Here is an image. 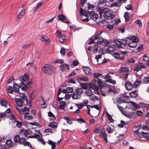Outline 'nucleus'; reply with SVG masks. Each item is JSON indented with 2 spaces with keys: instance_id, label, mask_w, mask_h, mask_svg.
I'll return each instance as SVG.
<instances>
[{
  "instance_id": "obj_31",
  "label": "nucleus",
  "mask_w": 149,
  "mask_h": 149,
  "mask_svg": "<svg viewBox=\"0 0 149 149\" xmlns=\"http://www.w3.org/2000/svg\"><path fill=\"white\" fill-rule=\"evenodd\" d=\"M137 42H132L127 43V45L130 47L134 48L136 47L137 45Z\"/></svg>"
},
{
  "instance_id": "obj_41",
  "label": "nucleus",
  "mask_w": 149,
  "mask_h": 149,
  "mask_svg": "<svg viewBox=\"0 0 149 149\" xmlns=\"http://www.w3.org/2000/svg\"><path fill=\"white\" fill-rule=\"evenodd\" d=\"M100 135L102 137L105 136V135H107V134L106 133V130L105 128L103 129L101 132L100 133Z\"/></svg>"
},
{
  "instance_id": "obj_3",
  "label": "nucleus",
  "mask_w": 149,
  "mask_h": 149,
  "mask_svg": "<svg viewBox=\"0 0 149 149\" xmlns=\"http://www.w3.org/2000/svg\"><path fill=\"white\" fill-rule=\"evenodd\" d=\"M127 39H114V41L119 48H123L127 43Z\"/></svg>"
},
{
  "instance_id": "obj_63",
  "label": "nucleus",
  "mask_w": 149,
  "mask_h": 149,
  "mask_svg": "<svg viewBox=\"0 0 149 149\" xmlns=\"http://www.w3.org/2000/svg\"><path fill=\"white\" fill-rule=\"evenodd\" d=\"M136 113L138 116L141 117H142L143 116V112L140 111H137L136 112Z\"/></svg>"
},
{
  "instance_id": "obj_47",
  "label": "nucleus",
  "mask_w": 149,
  "mask_h": 149,
  "mask_svg": "<svg viewBox=\"0 0 149 149\" xmlns=\"http://www.w3.org/2000/svg\"><path fill=\"white\" fill-rule=\"evenodd\" d=\"M26 138H29L30 136H32V133L31 131L30 130H26Z\"/></svg>"
},
{
  "instance_id": "obj_52",
  "label": "nucleus",
  "mask_w": 149,
  "mask_h": 149,
  "mask_svg": "<svg viewBox=\"0 0 149 149\" xmlns=\"http://www.w3.org/2000/svg\"><path fill=\"white\" fill-rule=\"evenodd\" d=\"M107 132L109 133H111L113 132V129L111 128V127L109 126H108L106 128Z\"/></svg>"
},
{
  "instance_id": "obj_36",
  "label": "nucleus",
  "mask_w": 149,
  "mask_h": 149,
  "mask_svg": "<svg viewBox=\"0 0 149 149\" xmlns=\"http://www.w3.org/2000/svg\"><path fill=\"white\" fill-rule=\"evenodd\" d=\"M63 118L67 120V123L68 124L71 125L72 123V121L71 118L68 116H64L63 117Z\"/></svg>"
},
{
  "instance_id": "obj_27",
  "label": "nucleus",
  "mask_w": 149,
  "mask_h": 149,
  "mask_svg": "<svg viewBox=\"0 0 149 149\" xmlns=\"http://www.w3.org/2000/svg\"><path fill=\"white\" fill-rule=\"evenodd\" d=\"M29 114L25 113L24 115V118L26 120H31L33 118V116L29 115Z\"/></svg>"
},
{
  "instance_id": "obj_46",
  "label": "nucleus",
  "mask_w": 149,
  "mask_h": 149,
  "mask_svg": "<svg viewBox=\"0 0 149 149\" xmlns=\"http://www.w3.org/2000/svg\"><path fill=\"white\" fill-rule=\"evenodd\" d=\"M113 56L116 59H119L120 57V54L119 53L115 52L112 54Z\"/></svg>"
},
{
  "instance_id": "obj_15",
  "label": "nucleus",
  "mask_w": 149,
  "mask_h": 149,
  "mask_svg": "<svg viewBox=\"0 0 149 149\" xmlns=\"http://www.w3.org/2000/svg\"><path fill=\"white\" fill-rule=\"evenodd\" d=\"M66 68L68 70H69L70 68L69 65L68 64L66 63H64L60 65V69L62 72H64L65 71V68Z\"/></svg>"
},
{
  "instance_id": "obj_19",
  "label": "nucleus",
  "mask_w": 149,
  "mask_h": 149,
  "mask_svg": "<svg viewBox=\"0 0 149 149\" xmlns=\"http://www.w3.org/2000/svg\"><path fill=\"white\" fill-rule=\"evenodd\" d=\"M19 86L20 88L23 91H25L27 89L26 84L23 83V82H21L19 84Z\"/></svg>"
},
{
  "instance_id": "obj_57",
  "label": "nucleus",
  "mask_w": 149,
  "mask_h": 149,
  "mask_svg": "<svg viewBox=\"0 0 149 149\" xmlns=\"http://www.w3.org/2000/svg\"><path fill=\"white\" fill-rule=\"evenodd\" d=\"M17 123L16 124V126L17 127L19 128H21L22 126V123L19 121H16Z\"/></svg>"
},
{
  "instance_id": "obj_2",
  "label": "nucleus",
  "mask_w": 149,
  "mask_h": 149,
  "mask_svg": "<svg viewBox=\"0 0 149 149\" xmlns=\"http://www.w3.org/2000/svg\"><path fill=\"white\" fill-rule=\"evenodd\" d=\"M42 70L43 72L47 74H52L54 72L53 67L49 64L44 65L42 68Z\"/></svg>"
},
{
  "instance_id": "obj_43",
  "label": "nucleus",
  "mask_w": 149,
  "mask_h": 149,
  "mask_svg": "<svg viewBox=\"0 0 149 149\" xmlns=\"http://www.w3.org/2000/svg\"><path fill=\"white\" fill-rule=\"evenodd\" d=\"M1 106H3L6 108L7 107V102L5 101L2 99L1 100Z\"/></svg>"
},
{
  "instance_id": "obj_22",
  "label": "nucleus",
  "mask_w": 149,
  "mask_h": 149,
  "mask_svg": "<svg viewBox=\"0 0 149 149\" xmlns=\"http://www.w3.org/2000/svg\"><path fill=\"white\" fill-rule=\"evenodd\" d=\"M82 70L84 72L86 75H88L89 73L90 68L87 66H83L82 68Z\"/></svg>"
},
{
  "instance_id": "obj_44",
  "label": "nucleus",
  "mask_w": 149,
  "mask_h": 149,
  "mask_svg": "<svg viewBox=\"0 0 149 149\" xmlns=\"http://www.w3.org/2000/svg\"><path fill=\"white\" fill-rule=\"evenodd\" d=\"M142 82L145 84L149 83V77H145L143 79Z\"/></svg>"
},
{
  "instance_id": "obj_58",
  "label": "nucleus",
  "mask_w": 149,
  "mask_h": 149,
  "mask_svg": "<svg viewBox=\"0 0 149 149\" xmlns=\"http://www.w3.org/2000/svg\"><path fill=\"white\" fill-rule=\"evenodd\" d=\"M31 45V44L29 43L24 44L22 46V48L24 49H26V48L30 47Z\"/></svg>"
},
{
  "instance_id": "obj_55",
  "label": "nucleus",
  "mask_w": 149,
  "mask_h": 149,
  "mask_svg": "<svg viewBox=\"0 0 149 149\" xmlns=\"http://www.w3.org/2000/svg\"><path fill=\"white\" fill-rule=\"evenodd\" d=\"M34 91H32L29 95V98L30 100H32L35 97L34 95Z\"/></svg>"
},
{
  "instance_id": "obj_25",
  "label": "nucleus",
  "mask_w": 149,
  "mask_h": 149,
  "mask_svg": "<svg viewBox=\"0 0 149 149\" xmlns=\"http://www.w3.org/2000/svg\"><path fill=\"white\" fill-rule=\"evenodd\" d=\"M130 14L129 13L126 12L125 13L124 16L125 18V22H128L130 20L129 16Z\"/></svg>"
},
{
  "instance_id": "obj_56",
  "label": "nucleus",
  "mask_w": 149,
  "mask_h": 149,
  "mask_svg": "<svg viewBox=\"0 0 149 149\" xmlns=\"http://www.w3.org/2000/svg\"><path fill=\"white\" fill-rule=\"evenodd\" d=\"M65 53V51L63 48H61L60 51V53L62 56H64Z\"/></svg>"
},
{
  "instance_id": "obj_26",
  "label": "nucleus",
  "mask_w": 149,
  "mask_h": 149,
  "mask_svg": "<svg viewBox=\"0 0 149 149\" xmlns=\"http://www.w3.org/2000/svg\"><path fill=\"white\" fill-rule=\"evenodd\" d=\"M78 80L79 81H83L87 82L88 81V79L87 77L84 76L83 77H79L78 78Z\"/></svg>"
},
{
  "instance_id": "obj_11",
  "label": "nucleus",
  "mask_w": 149,
  "mask_h": 149,
  "mask_svg": "<svg viewBox=\"0 0 149 149\" xmlns=\"http://www.w3.org/2000/svg\"><path fill=\"white\" fill-rule=\"evenodd\" d=\"M97 10L99 12L100 16L102 17L105 12V10H106V9L103 8L102 6H97Z\"/></svg>"
},
{
  "instance_id": "obj_24",
  "label": "nucleus",
  "mask_w": 149,
  "mask_h": 149,
  "mask_svg": "<svg viewBox=\"0 0 149 149\" xmlns=\"http://www.w3.org/2000/svg\"><path fill=\"white\" fill-rule=\"evenodd\" d=\"M89 88L93 90L96 88H98V86H97L96 84L94 83H90L89 84Z\"/></svg>"
},
{
  "instance_id": "obj_62",
  "label": "nucleus",
  "mask_w": 149,
  "mask_h": 149,
  "mask_svg": "<svg viewBox=\"0 0 149 149\" xmlns=\"http://www.w3.org/2000/svg\"><path fill=\"white\" fill-rule=\"evenodd\" d=\"M77 121H78L79 123H85V120L82 118H80L77 120Z\"/></svg>"
},
{
  "instance_id": "obj_16",
  "label": "nucleus",
  "mask_w": 149,
  "mask_h": 149,
  "mask_svg": "<svg viewBox=\"0 0 149 149\" xmlns=\"http://www.w3.org/2000/svg\"><path fill=\"white\" fill-rule=\"evenodd\" d=\"M125 86L127 89L128 90H131L133 87V85L129 82L125 83Z\"/></svg>"
},
{
  "instance_id": "obj_29",
  "label": "nucleus",
  "mask_w": 149,
  "mask_h": 149,
  "mask_svg": "<svg viewBox=\"0 0 149 149\" xmlns=\"http://www.w3.org/2000/svg\"><path fill=\"white\" fill-rule=\"evenodd\" d=\"M6 143L7 146L8 147H12L13 142L11 140L8 139L6 140Z\"/></svg>"
},
{
  "instance_id": "obj_13",
  "label": "nucleus",
  "mask_w": 149,
  "mask_h": 149,
  "mask_svg": "<svg viewBox=\"0 0 149 149\" xmlns=\"http://www.w3.org/2000/svg\"><path fill=\"white\" fill-rule=\"evenodd\" d=\"M15 102L17 105L19 107H21L23 105V101L22 99L16 98L15 100Z\"/></svg>"
},
{
  "instance_id": "obj_39",
  "label": "nucleus",
  "mask_w": 149,
  "mask_h": 149,
  "mask_svg": "<svg viewBox=\"0 0 149 149\" xmlns=\"http://www.w3.org/2000/svg\"><path fill=\"white\" fill-rule=\"evenodd\" d=\"M26 130L24 129H22L20 130L19 132V134L22 136H25L26 137Z\"/></svg>"
},
{
  "instance_id": "obj_30",
  "label": "nucleus",
  "mask_w": 149,
  "mask_h": 149,
  "mask_svg": "<svg viewBox=\"0 0 149 149\" xmlns=\"http://www.w3.org/2000/svg\"><path fill=\"white\" fill-rule=\"evenodd\" d=\"M117 102L119 104H121L122 103H125L126 102L124 99H122L121 97H118L116 99Z\"/></svg>"
},
{
  "instance_id": "obj_28",
  "label": "nucleus",
  "mask_w": 149,
  "mask_h": 149,
  "mask_svg": "<svg viewBox=\"0 0 149 149\" xmlns=\"http://www.w3.org/2000/svg\"><path fill=\"white\" fill-rule=\"evenodd\" d=\"M106 1L107 0H99L97 2V6H102Z\"/></svg>"
},
{
  "instance_id": "obj_53",
  "label": "nucleus",
  "mask_w": 149,
  "mask_h": 149,
  "mask_svg": "<svg viewBox=\"0 0 149 149\" xmlns=\"http://www.w3.org/2000/svg\"><path fill=\"white\" fill-rule=\"evenodd\" d=\"M33 83L31 81H30L27 83H26V88L27 89H29L30 88V86L33 84Z\"/></svg>"
},
{
  "instance_id": "obj_12",
  "label": "nucleus",
  "mask_w": 149,
  "mask_h": 149,
  "mask_svg": "<svg viewBox=\"0 0 149 149\" xmlns=\"http://www.w3.org/2000/svg\"><path fill=\"white\" fill-rule=\"evenodd\" d=\"M125 39L129 40L132 41V42H138V40L137 37L131 35L125 38Z\"/></svg>"
},
{
  "instance_id": "obj_38",
  "label": "nucleus",
  "mask_w": 149,
  "mask_h": 149,
  "mask_svg": "<svg viewBox=\"0 0 149 149\" xmlns=\"http://www.w3.org/2000/svg\"><path fill=\"white\" fill-rule=\"evenodd\" d=\"M102 77V75L98 72H96L94 73V77L95 78H96L98 80L99 79L100 77Z\"/></svg>"
},
{
  "instance_id": "obj_1",
  "label": "nucleus",
  "mask_w": 149,
  "mask_h": 149,
  "mask_svg": "<svg viewBox=\"0 0 149 149\" xmlns=\"http://www.w3.org/2000/svg\"><path fill=\"white\" fill-rule=\"evenodd\" d=\"M80 13L81 16L82 15L85 16L86 17H90L91 19L94 20L97 19L99 17L98 14L95 12L92 11L90 12L87 10H84L81 7L80 9Z\"/></svg>"
},
{
  "instance_id": "obj_59",
  "label": "nucleus",
  "mask_w": 149,
  "mask_h": 149,
  "mask_svg": "<svg viewBox=\"0 0 149 149\" xmlns=\"http://www.w3.org/2000/svg\"><path fill=\"white\" fill-rule=\"evenodd\" d=\"M49 39V38L47 36H45V37L43 36H41L40 38V40L42 41H47Z\"/></svg>"
},
{
  "instance_id": "obj_40",
  "label": "nucleus",
  "mask_w": 149,
  "mask_h": 149,
  "mask_svg": "<svg viewBox=\"0 0 149 149\" xmlns=\"http://www.w3.org/2000/svg\"><path fill=\"white\" fill-rule=\"evenodd\" d=\"M96 44V42H95V44L93 46L92 49L94 53L98 51V46Z\"/></svg>"
},
{
  "instance_id": "obj_50",
  "label": "nucleus",
  "mask_w": 149,
  "mask_h": 149,
  "mask_svg": "<svg viewBox=\"0 0 149 149\" xmlns=\"http://www.w3.org/2000/svg\"><path fill=\"white\" fill-rule=\"evenodd\" d=\"M29 109L26 107H25L23 109L22 112H25V113L29 114Z\"/></svg>"
},
{
  "instance_id": "obj_7",
  "label": "nucleus",
  "mask_w": 149,
  "mask_h": 149,
  "mask_svg": "<svg viewBox=\"0 0 149 149\" xmlns=\"http://www.w3.org/2000/svg\"><path fill=\"white\" fill-rule=\"evenodd\" d=\"M139 130H137L136 131H134V134L135 135L137 136L138 137L142 138L144 137L147 140V138L148 135V133H145L143 132H139Z\"/></svg>"
},
{
  "instance_id": "obj_5",
  "label": "nucleus",
  "mask_w": 149,
  "mask_h": 149,
  "mask_svg": "<svg viewBox=\"0 0 149 149\" xmlns=\"http://www.w3.org/2000/svg\"><path fill=\"white\" fill-rule=\"evenodd\" d=\"M116 12L110 10L106 11L104 13V16L106 19H113L115 15L113 14Z\"/></svg>"
},
{
  "instance_id": "obj_9",
  "label": "nucleus",
  "mask_w": 149,
  "mask_h": 149,
  "mask_svg": "<svg viewBox=\"0 0 149 149\" xmlns=\"http://www.w3.org/2000/svg\"><path fill=\"white\" fill-rule=\"evenodd\" d=\"M127 0H118L116 2L114 3H113L110 5V7L111 8L113 6H116L118 7L120 6L121 4L124 3Z\"/></svg>"
},
{
  "instance_id": "obj_45",
  "label": "nucleus",
  "mask_w": 149,
  "mask_h": 149,
  "mask_svg": "<svg viewBox=\"0 0 149 149\" xmlns=\"http://www.w3.org/2000/svg\"><path fill=\"white\" fill-rule=\"evenodd\" d=\"M40 136V135L38 134H33V135L30 136L29 137V138H37L42 137V136Z\"/></svg>"
},
{
  "instance_id": "obj_35",
  "label": "nucleus",
  "mask_w": 149,
  "mask_h": 149,
  "mask_svg": "<svg viewBox=\"0 0 149 149\" xmlns=\"http://www.w3.org/2000/svg\"><path fill=\"white\" fill-rule=\"evenodd\" d=\"M56 130L55 129H54L53 130L50 128H47L44 130V132L45 133L50 132L51 133H54L56 132Z\"/></svg>"
},
{
  "instance_id": "obj_4",
  "label": "nucleus",
  "mask_w": 149,
  "mask_h": 149,
  "mask_svg": "<svg viewBox=\"0 0 149 149\" xmlns=\"http://www.w3.org/2000/svg\"><path fill=\"white\" fill-rule=\"evenodd\" d=\"M83 93V91L82 88H78L76 89L72 96V97L74 100L80 99L81 95Z\"/></svg>"
},
{
  "instance_id": "obj_6",
  "label": "nucleus",
  "mask_w": 149,
  "mask_h": 149,
  "mask_svg": "<svg viewBox=\"0 0 149 149\" xmlns=\"http://www.w3.org/2000/svg\"><path fill=\"white\" fill-rule=\"evenodd\" d=\"M102 33H103V31L100 32L99 34H97L94 37L95 40H97L98 39V40L96 43V44L97 45L101 44L104 42V40H105V39L102 38L101 36L102 34Z\"/></svg>"
},
{
  "instance_id": "obj_33",
  "label": "nucleus",
  "mask_w": 149,
  "mask_h": 149,
  "mask_svg": "<svg viewBox=\"0 0 149 149\" xmlns=\"http://www.w3.org/2000/svg\"><path fill=\"white\" fill-rule=\"evenodd\" d=\"M130 96L133 97H136L137 95V91L136 90L132 91L130 93Z\"/></svg>"
},
{
  "instance_id": "obj_49",
  "label": "nucleus",
  "mask_w": 149,
  "mask_h": 149,
  "mask_svg": "<svg viewBox=\"0 0 149 149\" xmlns=\"http://www.w3.org/2000/svg\"><path fill=\"white\" fill-rule=\"evenodd\" d=\"M107 114L108 119L110 120L112 123H113V122L114 120L112 118L111 116L107 112Z\"/></svg>"
},
{
  "instance_id": "obj_8",
  "label": "nucleus",
  "mask_w": 149,
  "mask_h": 149,
  "mask_svg": "<svg viewBox=\"0 0 149 149\" xmlns=\"http://www.w3.org/2000/svg\"><path fill=\"white\" fill-rule=\"evenodd\" d=\"M116 48V47L115 44H111L106 49V51L107 52L111 54L113 52H115Z\"/></svg>"
},
{
  "instance_id": "obj_60",
  "label": "nucleus",
  "mask_w": 149,
  "mask_h": 149,
  "mask_svg": "<svg viewBox=\"0 0 149 149\" xmlns=\"http://www.w3.org/2000/svg\"><path fill=\"white\" fill-rule=\"evenodd\" d=\"M141 83V81L139 80H138L135 81L133 85H134L135 86L137 87Z\"/></svg>"
},
{
  "instance_id": "obj_14",
  "label": "nucleus",
  "mask_w": 149,
  "mask_h": 149,
  "mask_svg": "<svg viewBox=\"0 0 149 149\" xmlns=\"http://www.w3.org/2000/svg\"><path fill=\"white\" fill-rule=\"evenodd\" d=\"M26 139L24 137H20V141L19 142V144L20 145H23L24 146H26L28 143L29 142L26 141Z\"/></svg>"
},
{
  "instance_id": "obj_17",
  "label": "nucleus",
  "mask_w": 149,
  "mask_h": 149,
  "mask_svg": "<svg viewBox=\"0 0 149 149\" xmlns=\"http://www.w3.org/2000/svg\"><path fill=\"white\" fill-rule=\"evenodd\" d=\"M19 87H20V86H19V85L16 83H15L13 86L14 91L17 93H19V89L20 88Z\"/></svg>"
},
{
  "instance_id": "obj_54",
  "label": "nucleus",
  "mask_w": 149,
  "mask_h": 149,
  "mask_svg": "<svg viewBox=\"0 0 149 149\" xmlns=\"http://www.w3.org/2000/svg\"><path fill=\"white\" fill-rule=\"evenodd\" d=\"M106 81L107 82H109L110 83L112 84L113 85H115L116 84V82L115 80H112V79H110L107 80Z\"/></svg>"
},
{
  "instance_id": "obj_61",
  "label": "nucleus",
  "mask_w": 149,
  "mask_h": 149,
  "mask_svg": "<svg viewBox=\"0 0 149 149\" xmlns=\"http://www.w3.org/2000/svg\"><path fill=\"white\" fill-rule=\"evenodd\" d=\"M110 74H112V73H107V74H106L105 75H103V76H102V77L104 79H107V78H110L111 77V76H110Z\"/></svg>"
},
{
  "instance_id": "obj_37",
  "label": "nucleus",
  "mask_w": 149,
  "mask_h": 149,
  "mask_svg": "<svg viewBox=\"0 0 149 149\" xmlns=\"http://www.w3.org/2000/svg\"><path fill=\"white\" fill-rule=\"evenodd\" d=\"M66 16L64 15L63 14H60L58 16V20H61V21H63V20L65 18Z\"/></svg>"
},
{
  "instance_id": "obj_23",
  "label": "nucleus",
  "mask_w": 149,
  "mask_h": 149,
  "mask_svg": "<svg viewBox=\"0 0 149 149\" xmlns=\"http://www.w3.org/2000/svg\"><path fill=\"white\" fill-rule=\"evenodd\" d=\"M85 93L88 96L91 97L93 94V93L90 89H86L85 91Z\"/></svg>"
},
{
  "instance_id": "obj_18",
  "label": "nucleus",
  "mask_w": 149,
  "mask_h": 149,
  "mask_svg": "<svg viewBox=\"0 0 149 149\" xmlns=\"http://www.w3.org/2000/svg\"><path fill=\"white\" fill-rule=\"evenodd\" d=\"M129 71V68L126 67H121L119 72L120 73H126L128 72Z\"/></svg>"
},
{
  "instance_id": "obj_51",
  "label": "nucleus",
  "mask_w": 149,
  "mask_h": 149,
  "mask_svg": "<svg viewBox=\"0 0 149 149\" xmlns=\"http://www.w3.org/2000/svg\"><path fill=\"white\" fill-rule=\"evenodd\" d=\"M7 91L8 92L13 93V91H14L13 88H12V86H8Z\"/></svg>"
},
{
  "instance_id": "obj_32",
  "label": "nucleus",
  "mask_w": 149,
  "mask_h": 149,
  "mask_svg": "<svg viewBox=\"0 0 149 149\" xmlns=\"http://www.w3.org/2000/svg\"><path fill=\"white\" fill-rule=\"evenodd\" d=\"M14 141L15 143H18L20 141V137L18 134H17L14 136Z\"/></svg>"
},
{
  "instance_id": "obj_21",
  "label": "nucleus",
  "mask_w": 149,
  "mask_h": 149,
  "mask_svg": "<svg viewBox=\"0 0 149 149\" xmlns=\"http://www.w3.org/2000/svg\"><path fill=\"white\" fill-rule=\"evenodd\" d=\"M29 77L27 75L24 74L23 75L21 78H19L20 81L21 82H27V81L29 79Z\"/></svg>"
},
{
  "instance_id": "obj_42",
  "label": "nucleus",
  "mask_w": 149,
  "mask_h": 149,
  "mask_svg": "<svg viewBox=\"0 0 149 149\" xmlns=\"http://www.w3.org/2000/svg\"><path fill=\"white\" fill-rule=\"evenodd\" d=\"M148 104H145L143 102H140L138 104V107L139 109L141 108H145L147 107Z\"/></svg>"
},
{
  "instance_id": "obj_20",
  "label": "nucleus",
  "mask_w": 149,
  "mask_h": 149,
  "mask_svg": "<svg viewBox=\"0 0 149 149\" xmlns=\"http://www.w3.org/2000/svg\"><path fill=\"white\" fill-rule=\"evenodd\" d=\"M48 126L52 128H56L58 127V125L55 122H52L50 123Z\"/></svg>"
},
{
  "instance_id": "obj_64",
  "label": "nucleus",
  "mask_w": 149,
  "mask_h": 149,
  "mask_svg": "<svg viewBox=\"0 0 149 149\" xmlns=\"http://www.w3.org/2000/svg\"><path fill=\"white\" fill-rule=\"evenodd\" d=\"M110 42L108 41L107 40H104V43L105 46H109L110 45Z\"/></svg>"
},
{
  "instance_id": "obj_34",
  "label": "nucleus",
  "mask_w": 149,
  "mask_h": 149,
  "mask_svg": "<svg viewBox=\"0 0 149 149\" xmlns=\"http://www.w3.org/2000/svg\"><path fill=\"white\" fill-rule=\"evenodd\" d=\"M19 97L22 98L23 100H27V97L25 95V94L24 93H21L19 92Z\"/></svg>"
},
{
  "instance_id": "obj_48",
  "label": "nucleus",
  "mask_w": 149,
  "mask_h": 149,
  "mask_svg": "<svg viewBox=\"0 0 149 149\" xmlns=\"http://www.w3.org/2000/svg\"><path fill=\"white\" fill-rule=\"evenodd\" d=\"M120 124H118V126L120 128H122L123 127V126L125 125V124H127V123H125V122L122 120H121L120 121Z\"/></svg>"
},
{
  "instance_id": "obj_10",
  "label": "nucleus",
  "mask_w": 149,
  "mask_h": 149,
  "mask_svg": "<svg viewBox=\"0 0 149 149\" xmlns=\"http://www.w3.org/2000/svg\"><path fill=\"white\" fill-rule=\"evenodd\" d=\"M146 68V66L143 64V63L139 62L136 65V67L134 69V71H136L137 72L140 71L142 68Z\"/></svg>"
}]
</instances>
